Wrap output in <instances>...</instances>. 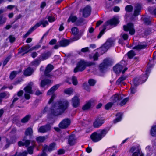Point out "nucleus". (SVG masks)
Here are the masks:
<instances>
[{"instance_id":"59","label":"nucleus","mask_w":156,"mask_h":156,"mask_svg":"<svg viewBox=\"0 0 156 156\" xmlns=\"http://www.w3.org/2000/svg\"><path fill=\"white\" fill-rule=\"evenodd\" d=\"M9 39L10 42L11 43L13 42L15 40V37L12 35H10L9 37Z\"/></svg>"},{"instance_id":"16","label":"nucleus","mask_w":156,"mask_h":156,"mask_svg":"<svg viewBox=\"0 0 156 156\" xmlns=\"http://www.w3.org/2000/svg\"><path fill=\"white\" fill-rule=\"evenodd\" d=\"M51 53L52 52L50 51L42 53L41 55V60H44L46 59L51 56Z\"/></svg>"},{"instance_id":"47","label":"nucleus","mask_w":156,"mask_h":156,"mask_svg":"<svg viewBox=\"0 0 156 156\" xmlns=\"http://www.w3.org/2000/svg\"><path fill=\"white\" fill-rule=\"evenodd\" d=\"M96 81L93 79H90L88 80V83L90 86H93L96 83Z\"/></svg>"},{"instance_id":"8","label":"nucleus","mask_w":156,"mask_h":156,"mask_svg":"<svg viewBox=\"0 0 156 156\" xmlns=\"http://www.w3.org/2000/svg\"><path fill=\"white\" fill-rule=\"evenodd\" d=\"M54 68L53 66L51 64H49L47 66L44 72V75L46 77L51 78L52 76V75L49 74L53 70Z\"/></svg>"},{"instance_id":"50","label":"nucleus","mask_w":156,"mask_h":156,"mask_svg":"<svg viewBox=\"0 0 156 156\" xmlns=\"http://www.w3.org/2000/svg\"><path fill=\"white\" fill-rule=\"evenodd\" d=\"M51 94L52 95V96L48 102L49 104L51 103L53 101L54 98L56 97V95L55 93H53Z\"/></svg>"},{"instance_id":"45","label":"nucleus","mask_w":156,"mask_h":156,"mask_svg":"<svg viewBox=\"0 0 156 156\" xmlns=\"http://www.w3.org/2000/svg\"><path fill=\"white\" fill-rule=\"evenodd\" d=\"M72 83L74 85H76L78 84V82L76 78L74 76H73L72 78Z\"/></svg>"},{"instance_id":"13","label":"nucleus","mask_w":156,"mask_h":156,"mask_svg":"<svg viewBox=\"0 0 156 156\" xmlns=\"http://www.w3.org/2000/svg\"><path fill=\"white\" fill-rule=\"evenodd\" d=\"M104 120L98 118L94 122L93 125L95 128L101 126L103 123Z\"/></svg>"},{"instance_id":"60","label":"nucleus","mask_w":156,"mask_h":156,"mask_svg":"<svg viewBox=\"0 0 156 156\" xmlns=\"http://www.w3.org/2000/svg\"><path fill=\"white\" fill-rule=\"evenodd\" d=\"M27 153L26 152H24L22 153H19L17 155V156H27Z\"/></svg>"},{"instance_id":"5","label":"nucleus","mask_w":156,"mask_h":156,"mask_svg":"<svg viewBox=\"0 0 156 156\" xmlns=\"http://www.w3.org/2000/svg\"><path fill=\"white\" fill-rule=\"evenodd\" d=\"M85 63V62L84 61H80L77 64L76 67L74 69V72L76 73L79 71H82L84 70L86 66Z\"/></svg>"},{"instance_id":"46","label":"nucleus","mask_w":156,"mask_h":156,"mask_svg":"<svg viewBox=\"0 0 156 156\" xmlns=\"http://www.w3.org/2000/svg\"><path fill=\"white\" fill-rule=\"evenodd\" d=\"M121 38L123 39L124 40H127L128 37V35L127 34L125 33H122L120 36Z\"/></svg>"},{"instance_id":"25","label":"nucleus","mask_w":156,"mask_h":156,"mask_svg":"<svg viewBox=\"0 0 156 156\" xmlns=\"http://www.w3.org/2000/svg\"><path fill=\"white\" fill-rule=\"evenodd\" d=\"M58 43H59L60 46L65 47L69 44V41L68 40L64 39Z\"/></svg>"},{"instance_id":"44","label":"nucleus","mask_w":156,"mask_h":156,"mask_svg":"<svg viewBox=\"0 0 156 156\" xmlns=\"http://www.w3.org/2000/svg\"><path fill=\"white\" fill-rule=\"evenodd\" d=\"M129 100V98H126L122 100L121 102L119 104V105H120L121 106H123Z\"/></svg>"},{"instance_id":"53","label":"nucleus","mask_w":156,"mask_h":156,"mask_svg":"<svg viewBox=\"0 0 156 156\" xmlns=\"http://www.w3.org/2000/svg\"><path fill=\"white\" fill-rule=\"evenodd\" d=\"M33 146H30L28 147L27 149L28 151L29 154H33Z\"/></svg>"},{"instance_id":"11","label":"nucleus","mask_w":156,"mask_h":156,"mask_svg":"<svg viewBox=\"0 0 156 156\" xmlns=\"http://www.w3.org/2000/svg\"><path fill=\"white\" fill-rule=\"evenodd\" d=\"M134 7L135 9L133 15L136 16L139 14V12L141 9V6L140 5L137 4L135 5Z\"/></svg>"},{"instance_id":"56","label":"nucleus","mask_w":156,"mask_h":156,"mask_svg":"<svg viewBox=\"0 0 156 156\" xmlns=\"http://www.w3.org/2000/svg\"><path fill=\"white\" fill-rule=\"evenodd\" d=\"M48 21L50 22H52L55 20V17H53L51 16H48Z\"/></svg>"},{"instance_id":"21","label":"nucleus","mask_w":156,"mask_h":156,"mask_svg":"<svg viewBox=\"0 0 156 156\" xmlns=\"http://www.w3.org/2000/svg\"><path fill=\"white\" fill-rule=\"evenodd\" d=\"M93 102V101H89L83 106L82 108L83 110V111H86L89 110L91 107V103Z\"/></svg>"},{"instance_id":"15","label":"nucleus","mask_w":156,"mask_h":156,"mask_svg":"<svg viewBox=\"0 0 156 156\" xmlns=\"http://www.w3.org/2000/svg\"><path fill=\"white\" fill-rule=\"evenodd\" d=\"M32 82H30L29 83L27 86L24 89V90L26 92L29 93V94H32L33 92L32 90V86L33 85Z\"/></svg>"},{"instance_id":"10","label":"nucleus","mask_w":156,"mask_h":156,"mask_svg":"<svg viewBox=\"0 0 156 156\" xmlns=\"http://www.w3.org/2000/svg\"><path fill=\"white\" fill-rule=\"evenodd\" d=\"M23 141H20L18 142V144L19 146H25L27 147L29 146L30 143V140L28 139L27 137L25 136L22 140Z\"/></svg>"},{"instance_id":"27","label":"nucleus","mask_w":156,"mask_h":156,"mask_svg":"<svg viewBox=\"0 0 156 156\" xmlns=\"http://www.w3.org/2000/svg\"><path fill=\"white\" fill-rule=\"evenodd\" d=\"M122 114L121 113H118L116 115L117 117L114 120V123H115L121 121L122 118Z\"/></svg>"},{"instance_id":"23","label":"nucleus","mask_w":156,"mask_h":156,"mask_svg":"<svg viewBox=\"0 0 156 156\" xmlns=\"http://www.w3.org/2000/svg\"><path fill=\"white\" fill-rule=\"evenodd\" d=\"M74 137L75 135L74 134H72L69 136L68 143L70 145H73L75 143V139Z\"/></svg>"},{"instance_id":"43","label":"nucleus","mask_w":156,"mask_h":156,"mask_svg":"<svg viewBox=\"0 0 156 156\" xmlns=\"http://www.w3.org/2000/svg\"><path fill=\"white\" fill-rule=\"evenodd\" d=\"M45 140L44 136H40L37 138V141L39 142H43Z\"/></svg>"},{"instance_id":"37","label":"nucleus","mask_w":156,"mask_h":156,"mask_svg":"<svg viewBox=\"0 0 156 156\" xmlns=\"http://www.w3.org/2000/svg\"><path fill=\"white\" fill-rule=\"evenodd\" d=\"M99 49L101 50V54H103L106 52L108 49L104 45H103Z\"/></svg>"},{"instance_id":"36","label":"nucleus","mask_w":156,"mask_h":156,"mask_svg":"<svg viewBox=\"0 0 156 156\" xmlns=\"http://www.w3.org/2000/svg\"><path fill=\"white\" fill-rule=\"evenodd\" d=\"M30 48V46L29 45H27L22 47L21 49V50L19 51L18 52L19 54L21 53L22 52L26 51L28 49Z\"/></svg>"},{"instance_id":"17","label":"nucleus","mask_w":156,"mask_h":156,"mask_svg":"<svg viewBox=\"0 0 156 156\" xmlns=\"http://www.w3.org/2000/svg\"><path fill=\"white\" fill-rule=\"evenodd\" d=\"M59 84L56 85L52 87L48 92L47 94L48 95H51L52 94L54 93V92L59 87Z\"/></svg>"},{"instance_id":"2","label":"nucleus","mask_w":156,"mask_h":156,"mask_svg":"<svg viewBox=\"0 0 156 156\" xmlns=\"http://www.w3.org/2000/svg\"><path fill=\"white\" fill-rule=\"evenodd\" d=\"M108 131L107 129H104L101 130L99 133L94 132L91 135L90 138L94 142H98L106 134Z\"/></svg>"},{"instance_id":"57","label":"nucleus","mask_w":156,"mask_h":156,"mask_svg":"<svg viewBox=\"0 0 156 156\" xmlns=\"http://www.w3.org/2000/svg\"><path fill=\"white\" fill-rule=\"evenodd\" d=\"M40 60L37 59L32 62V64L33 65H38L40 62Z\"/></svg>"},{"instance_id":"7","label":"nucleus","mask_w":156,"mask_h":156,"mask_svg":"<svg viewBox=\"0 0 156 156\" xmlns=\"http://www.w3.org/2000/svg\"><path fill=\"white\" fill-rule=\"evenodd\" d=\"M70 123V121L69 119H65L59 124V126L61 129H65L68 127Z\"/></svg>"},{"instance_id":"62","label":"nucleus","mask_w":156,"mask_h":156,"mask_svg":"<svg viewBox=\"0 0 156 156\" xmlns=\"http://www.w3.org/2000/svg\"><path fill=\"white\" fill-rule=\"evenodd\" d=\"M81 34H78L77 35L75 36L73 38V41L77 40L79 39L80 37L81 36Z\"/></svg>"},{"instance_id":"31","label":"nucleus","mask_w":156,"mask_h":156,"mask_svg":"<svg viewBox=\"0 0 156 156\" xmlns=\"http://www.w3.org/2000/svg\"><path fill=\"white\" fill-rule=\"evenodd\" d=\"M151 134L153 136H156V125L152 127L151 130Z\"/></svg>"},{"instance_id":"51","label":"nucleus","mask_w":156,"mask_h":156,"mask_svg":"<svg viewBox=\"0 0 156 156\" xmlns=\"http://www.w3.org/2000/svg\"><path fill=\"white\" fill-rule=\"evenodd\" d=\"M85 64L86 65V66H95V63L94 62H85Z\"/></svg>"},{"instance_id":"38","label":"nucleus","mask_w":156,"mask_h":156,"mask_svg":"<svg viewBox=\"0 0 156 156\" xmlns=\"http://www.w3.org/2000/svg\"><path fill=\"white\" fill-rule=\"evenodd\" d=\"M141 20L144 22V23L147 24H150L151 22L150 19L149 18L146 17H142Z\"/></svg>"},{"instance_id":"48","label":"nucleus","mask_w":156,"mask_h":156,"mask_svg":"<svg viewBox=\"0 0 156 156\" xmlns=\"http://www.w3.org/2000/svg\"><path fill=\"white\" fill-rule=\"evenodd\" d=\"M7 95L6 94L5 92L0 93V103L2 101V99Z\"/></svg>"},{"instance_id":"39","label":"nucleus","mask_w":156,"mask_h":156,"mask_svg":"<svg viewBox=\"0 0 156 156\" xmlns=\"http://www.w3.org/2000/svg\"><path fill=\"white\" fill-rule=\"evenodd\" d=\"M71 30L72 34L74 35H77L79 32L78 29L76 27H74L72 28Z\"/></svg>"},{"instance_id":"28","label":"nucleus","mask_w":156,"mask_h":156,"mask_svg":"<svg viewBox=\"0 0 156 156\" xmlns=\"http://www.w3.org/2000/svg\"><path fill=\"white\" fill-rule=\"evenodd\" d=\"M113 43L114 41H113L109 39L108 40L104 45L108 49L113 44Z\"/></svg>"},{"instance_id":"34","label":"nucleus","mask_w":156,"mask_h":156,"mask_svg":"<svg viewBox=\"0 0 156 156\" xmlns=\"http://www.w3.org/2000/svg\"><path fill=\"white\" fill-rule=\"evenodd\" d=\"M21 71V70H20L18 72L16 71L12 72L10 75V78L11 80L13 79L15 77L16 75L18 73L20 72Z\"/></svg>"},{"instance_id":"64","label":"nucleus","mask_w":156,"mask_h":156,"mask_svg":"<svg viewBox=\"0 0 156 156\" xmlns=\"http://www.w3.org/2000/svg\"><path fill=\"white\" fill-rule=\"evenodd\" d=\"M65 153V150L63 149H60L58 151V155H61Z\"/></svg>"},{"instance_id":"32","label":"nucleus","mask_w":156,"mask_h":156,"mask_svg":"<svg viewBox=\"0 0 156 156\" xmlns=\"http://www.w3.org/2000/svg\"><path fill=\"white\" fill-rule=\"evenodd\" d=\"M31 117V116L30 115H26L21 120V122L23 123H25L27 122L30 119Z\"/></svg>"},{"instance_id":"9","label":"nucleus","mask_w":156,"mask_h":156,"mask_svg":"<svg viewBox=\"0 0 156 156\" xmlns=\"http://www.w3.org/2000/svg\"><path fill=\"white\" fill-rule=\"evenodd\" d=\"M51 129V126L49 124L41 126L38 129L39 132L43 133L50 131Z\"/></svg>"},{"instance_id":"40","label":"nucleus","mask_w":156,"mask_h":156,"mask_svg":"<svg viewBox=\"0 0 156 156\" xmlns=\"http://www.w3.org/2000/svg\"><path fill=\"white\" fill-rule=\"evenodd\" d=\"M133 7L131 5H127L125 7V10L128 12H131L133 10Z\"/></svg>"},{"instance_id":"63","label":"nucleus","mask_w":156,"mask_h":156,"mask_svg":"<svg viewBox=\"0 0 156 156\" xmlns=\"http://www.w3.org/2000/svg\"><path fill=\"white\" fill-rule=\"evenodd\" d=\"M98 53H96L93 56L94 60V61L97 60L98 59Z\"/></svg>"},{"instance_id":"19","label":"nucleus","mask_w":156,"mask_h":156,"mask_svg":"<svg viewBox=\"0 0 156 156\" xmlns=\"http://www.w3.org/2000/svg\"><path fill=\"white\" fill-rule=\"evenodd\" d=\"M51 83V80L48 79H44L41 81L40 86L44 87L45 85L50 84Z\"/></svg>"},{"instance_id":"3","label":"nucleus","mask_w":156,"mask_h":156,"mask_svg":"<svg viewBox=\"0 0 156 156\" xmlns=\"http://www.w3.org/2000/svg\"><path fill=\"white\" fill-rule=\"evenodd\" d=\"M118 20L117 19L115 18H113L106 21L103 25V27H104L103 29L100 32L98 36V38H100L102 35L104 33L106 29V27L109 25H114L115 26L118 23Z\"/></svg>"},{"instance_id":"20","label":"nucleus","mask_w":156,"mask_h":156,"mask_svg":"<svg viewBox=\"0 0 156 156\" xmlns=\"http://www.w3.org/2000/svg\"><path fill=\"white\" fill-rule=\"evenodd\" d=\"M123 69L122 66L117 64L113 67V70L116 73H120Z\"/></svg>"},{"instance_id":"52","label":"nucleus","mask_w":156,"mask_h":156,"mask_svg":"<svg viewBox=\"0 0 156 156\" xmlns=\"http://www.w3.org/2000/svg\"><path fill=\"white\" fill-rule=\"evenodd\" d=\"M84 89L88 92L90 91V87L86 83H84L83 85Z\"/></svg>"},{"instance_id":"35","label":"nucleus","mask_w":156,"mask_h":156,"mask_svg":"<svg viewBox=\"0 0 156 156\" xmlns=\"http://www.w3.org/2000/svg\"><path fill=\"white\" fill-rule=\"evenodd\" d=\"M127 55L129 58L131 59L136 55V53L133 50H132L127 53Z\"/></svg>"},{"instance_id":"22","label":"nucleus","mask_w":156,"mask_h":156,"mask_svg":"<svg viewBox=\"0 0 156 156\" xmlns=\"http://www.w3.org/2000/svg\"><path fill=\"white\" fill-rule=\"evenodd\" d=\"M56 144L55 143H52L50 144L49 146H46L44 147V150H48L49 152L51 151L52 150L54 149L55 146Z\"/></svg>"},{"instance_id":"55","label":"nucleus","mask_w":156,"mask_h":156,"mask_svg":"<svg viewBox=\"0 0 156 156\" xmlns=\"http://www.w3.org/2000/svg\"><path fill=\"white\" fill-rule=\"evenodd\" d=\"M73 92V90H71L69 89L65 90L64 91V92L65 93L69 94H71Z\"/></svg>"},{"instance_id":"29","label":"nucleus","mask_w":156,"mask_h":156,"mask_svg":"<svg viewBox=\"0 0 156 156\" xmlns=\"http://www.w3.org/2000/svg\"><path fill=\"white\" fill-rule=\"evenodd\" d=\"M16 139V136H12V137H11V140H10L9 143L8 141V140L7 139L6 140H7V144L5 146L6 147V148H7L9 147V144H10L13 143H14L15 142Z\"/></svg>"},{"instance_id":"1","label":"nucleus","mask_w":156,"mask_h":156,"mask_svg":"<svg viewBox=\"0 0 156 156\" xmlns=\"http://www.w3.org/2000/svg\"><path fill=\"white\" fill-rule=\"evenodd\" d=\"M68 105L67 101H60L55 103L51 107L48 117L51 118L61 114L67 108Z\"/></svg>"},{"instance_id":"49","label":"nucleus","mask_w":156,"mask_h":156,"mask_svg":"<svg viewBox=\"0 0 156 156\" xmlns=\"http://www.w3.org/2000/svg\"><path fill=\"white\" fill-rule=\"evenodd\" d=\"M113 105V103L112 102H109L105 106V108L106 109L108 110L112 107Z\"/></svg>"},{"instance_id":"12","label":"nucleus","mask_w":156,"mask_h":156,"mask_svg":"<svg viewBox=\"0 0 156 156\" xmlns=\"http://www.w3.org/2000/svg\"><path fill=\"white\" fill-rule=\"evenodd\" d=\"M91 9L90 6H87L85 7L83 10V16L85 17H87L90 14Z\"/></svg>"},{"instance_id":"6","label":"nucleus","mask_w":156,"mask_h":156,"mask_svg":"<svg viewBox=\"0 0 156 156\" xmlns=\"http://www.w3.org/2000/svg\"><path fill=\"white\" fill-rule=\"evenodd\" d=\"M111 62L107 58L105 59L103 63H101L99 66V69L101 72H103L107 68L108 66L111 64Z\"/></svg>"},{"instance_id":"58","label":"nucleus","mask_w":156,"mask_h":156,"mask_svg":"<svg viewBox=\"0 0 156 156\" xmlns=\"http://www.w3.org/2000/svg\"><path fill=\"white\" fill-rule=\"evenodd\" d=\"M11 56H9L6 58L3 63V66H4L7 64V62L9 60Z\"/></svg>"},{"instance_id":"26","label":"nucleus","mask_w":156,"mask_h":156,"mask_svg":"<svg viewBox=\"0 0 156 156\" xmlns=\"http://www.w3.org/2000/svg\"><path fill=\"white\" fill-rule=\"evenodd\" d=\"M33 133V130L31 127H29L26 129L25 132V136L27 137L28 136H29L31 137Z\"/></svg>"},{"instance_id":"41","label":"nucleus","mask_w":156,"mask_h":156,"mask_svg":"<svg viewBox=\"0 0 156 156\" xmlns=\"http://www.w3.org/2000/svg\"><path fill=\"white\" fill-rule=\"evenodd\" d=\"M126 78V76H122L117 80L116 82V84H119L120 83L122 82L123 81L125 80Z\"/></svg>"},{"instance_id":"14","label":"nucleus","mask_w":156,"mask_h":156,"mask_svg":"<svg viewBox=\"0 0 156 156\" xmlns=\"http://www.w3.org/2000/svg\"><path fill=\"white\" fill-rule=\"evenodd\" d=\"M78 97L77 96H75L72 99V105L74 107L76 108L79 106L80 103Z\"/></svg>"},{"instance_id":"18","label":"nucleus","mask_w":156,"mask_h":156,"mask_svg":"<svg viewBox=\"0 0 156 156\" xmlns=\"http://www.w3.org/2000/svg\"><path fill=\"white\" fill-rule=\"evenodd\" d=\"M123 97L120 94H115L112 97V99L113 102H116L121 100Z\"/></svg>"},{"instance_id":"54","label":"nucleus","mask_w":156,"mask_h":156,"mask_svg":"<svg viewBox=\"0 0 156 156\" xmlns=\"http://www.w3.org/2000/svg\"><path fill=\"white\" fill-rule=\"evenodd\" d=\"M5 18H3L2 15H0V24H3L6 21Z\"/></svg>"},{"instance_id":"24","label":"nucleus","mask_w":156,"mask_h":156,"mask_svg":"<svg viewBox=\"0 0 156 156\" xmlns=\"http://www.w3.org/2000/svg\"><path fill=\"white\" fill-rule=\"evenodd\" d=\"M33 71V69L30 67H29L25 70L24 74L27 76H29L32 74Z\"/></svg>"},{"instance_id":"42","label":"nucleus","mask_w":156,"mask_h":156,"mask_svg":"<svg viewBox=\"0 0 156 156\" xmlns=\"http://www.w3.org/2000/svg\"><path fill=\"white\" fill-rule=\"evenodd\" d=\"M140 83V79L138 78H136L134 79L133 83L134 85L136 87Z\"/></svg>"},{"instance_id":"4","label":"nucleus","mask_w":156,"mask_h":156,"mask_svg":"<svg viewBox=\"0 0 156 156\" xmlns=\"http://www.w3.org/2000/svg\"><path fill=\"white\" fill-rule=\"evenodd\" d=\"M124 31H129V33L131 35L134 34L135 33V30L134 28L133 24L131 23L127 24L126 25H124L123 27Z\"/></svg>"},{"instance_id":"30","label":"nucleus","mask_w":156,"mask_h":156,"mask_svg":"<svg viewBox=\"0 0 156 156\" xmlns=\"http://www.w3.org/2000/svg\"><path fill=\"white\" fill-rule=\"evenodd\" d=\"M147 45L146 44L144 45H138L133 48V49L137 50H140L141 49L145 48L146 47Z\"/></svg>"},{"instance_id":"61","label":"nucleus","mask_w":156,"mask_h":156,"mask_svg":"<svg viewBox=\"0 0 156 156\" xmlns=\"http://www.w3.org/2000/svg\"><path fill=\"white\" fill-rule=\"evenodd\" d=\"M140 154V150L138 149L136 152L133 153L132 156H138V154Z\"/></svg>"},{"instance_id":"33","label":"nucleus","mask_w":156,"mask_h":156,"mask_svg":"<svg viewBox=\"0 0 156 156\" xmlns=\"http://www.w3.org/2000/svg\"><path fill=\"white\" fill-rule=\"evenodd\" d=\"M77 18L76 16H73L71 15L68 20V22H69L70 21H71L73 23L75 22L77 20Z\"/></svg>"}]
</instances>
